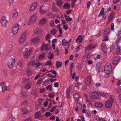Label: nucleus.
<instances>
[{
	"instance_id": "nucleus-1",
	"label": "nucleus",
	"mask_w": 121,
	"mask_h": 121,
	"mask_svg": "<svg viewBox=\"0 0 121 121\" xmlns=\"http://www.w3.org/2000/svg\"><path fill=\"white\" fill-rule=\"evenodd\" d=\"M112 69V66L110 63H108L105 65L104 71L106 74L108 75L107 77H108L109 75L111 73Z\"/></svg>"
},
{
	"instance_id": "nucleus-2",
	"label": "nucleus",
	"mask_w": 121,
	"mask_h": 121,
	"mask_svg": "<svg viewBox=\"0 0 121 121\" xmlns=\"http://www.w3.org/2000/svg\"><path fill=\"white\" fill-rule=\"evenodd\" d=\"M15 60L14 58H11L9 59L8 64V66L10 68H12L15 64Z\"/></svg>"
},
{
	"instance_id": "nucleus-3",
	"label": "nucleus",
	"mask_w": 121,
	"mask_h": 121,
	"mask_svg": "<svg viewBox=\"0 0 121 121\" xmlns=\"http://www.w3.org/2000/svg\"><path fill=\"white\" fill-rule=\"evenodd\" d=\"M8 21L7 20L6 17L4 16H2L1 18L0 22L2 26L5 27L7 25V23Z\"/></svg>"
},
{
	"instance_id": "nucleus-4",
	"label": "nucleus",
	"mask_w": 121,
	"mask_h": 121,
	"mask_svg": "<svg viewBox=\"0 0 121 121\" xmlns=\"http://www.w3.org/2000/svg\"><path fill=\"white\" fill-rule=\"evenodd\" d=\"M37 17L36 14H34L30 17V22L31 23H33L36 21Z\"/></svg>"
},
{
	"instance_id": "nucleus-5",
	"label": "nucleus",
	"mask_w": 121,
	"mask_h": 121,
	"mask_svg": "<svg viewBox=\"0 0 121 121\" xmlns=\"http://www.w3.org/2000/svg\"><path fill=\"white\" fill-rule=\"evenodd\" d=\"M91 83V77L90 76H88L87 77L85 81V84L86 86H89L90 85Z\"/></svg>"
},
{
	"instance_id": "nucleus-6",
	"label": "nucleus",
	"mask_w": 121,
	"mask_h": 121,
	"mask_svg": "<svg viewBox=\"0 0 121 121\" xmlns=\"http://www.w3.org/2000/svg\"><path fill=\"white\" fill-rule=\"evenodd\" d=\"M48 45H50L43 44L42 46L41 47V50L43 51L44 49H45L46 51L49 50V49L48 47Z\"/></svg>"
},
{
	"instance_id": "nucleus-7",
	"label": "nucleus",
	"mask_w": 121,
	"mask_h": 121,
	"mask_svg": "<svg viewBox=\"0 0 121 121\" xmlns=\"http://www.w3.org/2000/svg\"><path fill=\"white\" fill-rule=\"evenodd\" d=\"M26 38V33L24 32L23 33L19 39L20 42L21 43H23L25 41Z\"/></svg>"
},
{
	"instance_id": "nucleus-8",
	"label": "nucleus",
	"mask_w": 121,
	"mask_h": 121,
	"mask_svg": "<svg viewBox=\"0 0 121 121\" xmlns=\"http://www.w3.org/2000/svg\"><path fill=\"white\" fill-rule=\"evenodd\" d=\"M120 60L119 57L118 56H115L114 57L113 60L112 64H116Z\"/></svg>"
},
{
	"instance_id": "nucleus-9",
	"label": "nucleus",
	"mask_w": 121,
	"mask_h": 121,
	"mask_svg": "<svg viewBox=\"0 0 121 121\" xmlns=\"http://www.w3.org/2000/svg\"><path fill=\"white\" fill-rule=\"evenodd\" d=\"M37 5V4L36 2L34 3L30 7L29 11H34L36 8Z\"/></svg>"
},
{
	"instance_id": "nucleus-10",
	"label": "nucleus",
	"mask_w": 121,
	"mask_h": 121,
	"mask_svg": "<svg viewBox=\"0 0 121 121\" xmlns=\"http://www.w3.org/2000/svg\"><path fill=\"white\" fill-rule=\"evenodd\" d=\"M4 83L5 82H2L0 84L2 88V92H4L7 89V86Z\"/></svg>"
},
{
	"instance_id": "nucleus-11",
	"label": "nucleus",
	"mask_w": 121,
	"mask_h": 121,
	"mask_svg": "<svg viewBox=\"0 0 121 121\" xmlns=\"http://www.w3.org/2000/svg\"><path fill=\"white\" fill-rule=\"evenodd\" d=\"M72 89V87H70L68 88L66 90V94L67 98L68 99H69L70 98L69 93Z\"/></svg>"
},
{
	"instance_id": "nucleus-12",
	"label": "nucleus",
	"mask_w": 121,
	"mask_h": 121,
	"mask_svg": "<svg viewBox=\"0 0 121 121\" xmlns=\"http://www.w3.org/2000/svg\"><path fill=\"white\" fill-rule=\"evenodd\" d=\"M21 30L20 27L19 25L17 24H15L12 29V30Z\"/></svg>"
},
{
	"instance_id": "nucleus-13",
	"label": "nucleus",
	"mask_w": 121,
	"mask_h": 121,
	"mask_svg": "<svg viewBox=\"0 0 121 121\" xmlns=\"http://www.w3.org/2000/svg\"><path fill=\"white\" fill-rule=\"evenodd\" d=\"M40 40L39 38L38 37H36L31 40L32 43L34 44L36 43Z\"/></svg>"
},
{
	"instance_id": "nucleus-14",
	"label": "nucleus",
	"mask_w": 121,
	"mask_h": 121,
	"mask_svg": "<svg viewBox=\"0 0 121 121\" xmlns=\"http://www.w3.org/2000/svg\"><path fill=\"white\" fill-rule=\"evenodd\" d=\"M31 51L32 49H31L29 50L28 52H25V53L24 54V56L25 58L26 59L28 58L31 54Z\"/></svg>"
},
{
	"instance_id": "nucleus-15",
	"label": "nucleus",
	"mask_w": 121,
	"mask_h": 121,
	"mask_svg": "<svg viewBox=\"0 0 121 121\" xmlns=\"http://www.w3.org/2000/svg\"><path fill=\"white\" fill-rule=\"evenodd\" d=\"M117 41L116 42L117 43H117H119L120 41L121 40V31H120L118 33V37L117 39Z\"/></svg>"
},
{
	"instance_id": "nucleus-16",
	"label": "nucleus",
	"mask_w": 121,
	"mask_h": 121,
	"mask_svg": "<svg viewBox=\"0 0 121 121\" xmlns=\"http://www.w3.org/2000/svg\"><path fill=\"white\" fill-rule=\"evenodd\" d=\"M18 15V12H17L16 10H14L13 11L12 18L14 19H16Z\"/></svg>"
},
{
	"instance_id": "nucleus-17",
	"label": "nucleus",
	"mask_w": 121,
	"mask_h": 121,
	"mask_svg": "<svg viewBox=\"0 0 121 121\" xmlns=\"http://www.w3.org/2000/svg\"><path fill=\"white\" fill-rule=\"evenodd\" d=\"M92 97L93 98L97 99L99 98V96L96 92H94L92 93Z\"/></svg>"
},
{
	"instance_id": "nucleus-18",
	"label": "nucleus",
	"mask_w": 121,
	"mask_h": 121,
	"mask_svg": "<svg viewBox=\"0 0 121 121\" xmlns=\"http://www.w3.org/2000/svg\"><path fill=\"white\" fill-rule=\"evenodd\" d=\"M95 105L96 107L98 108H101L103 106V105L102 103L98 102L95 103Z\"/></svg>"
},
{
	"instance_id": "nucleus-19",
	"label": "nucleus",
	"mask_w": 121,
	"mask_h": 121,
	"mask_svg": "<svg viewBox=\"0 0 121 121\" xmlns=\"http://www.w3.org/2000/svg\"><path fill=\"white\" fill-rule=\"evenodd\" d=\"M40 11L41 13H43L46 11V8L45 6H43L40 8Z\"/></svg>"
},
{
	"instance_id": "nucleus-20",
	"label": "nucleus",
	"mask_w": 121,
	"mask_h": 121,
	"mask_svg": "<svg viewBox=\"0 0 121 121\" xmlns=\"http://www.w3.org/2000/svg\"><path fill=\"white\" fill-rule=\"evenodd\" d=\"M105 105L106 107L107 108H110L112 106V104L108 101H107L105 103Z\"/></svg>"
},
{
	"instance_id": "nucleus-21",
	"label": "nucleus",
	"mask_w": 121,
	"mask_h": 121,
	"mask_svg": "<svg viewBox=\"0 0 121 121\" xmlns=\"http://www.w3.org/2000/svg\"><path fill=\"white\" fill-rule=\"evenodd\" d=\"M94 47L93 46L92 44L89 45L88 47H86V49L85 51H86L87 50H89L94 48Z\"/></svg>"
},
{
	"instance_id": "nucleus-22",
	"label": "nucleus",
	"mask_w": 121,
	"mask_h": 121,
	"mask_svg": "<svg viewBox=\"0 0 121 121\" xmlns=\"http://www.w3.org/2000/svg\"><path fill=\"white\" fill-rule=\"evenodd\" d=\"M83 40V38L82 37H81V36L80 35L76 39V43H78V42L77 41L79 40L80 43H81Z\"/></svg>"
},
{
	"instance_id": "nucleus-23",
	"label": "nucleus",
	"mask_w": 121,
	"mask_h": 121,
	"mask_svg": "<svg viewBox=\"0 0 121 121\" xmlns=\"http://www.w3.org/2000/svg\"><path fill=\"white\" fill-rule=\"evenodd\" d=\"M74 96L75 99L76 100H78L80 96L78 93L75 94L74 95Z\"/></svg>"
},
{
	"instance_id": "nucleus-24",
	"label": "nucleus",
	"mask_w": 121,
	"mask_h": 121,
	"mask_svg": "<svg viewBox=\"0 0 121 121\" xmlns=\"http://www.w3.org/2000/svg\"><path fill=\"white\" fill-rule=\"evenodd\" d=\"M62 64V63L61 61L59 62L58 61H57L56 63L57 69H58L59 67H61V66Z\"/></svg>"
},
{
	"instance_id": "nucleus-25",
	"label": "nucleus",
	"mask_w": 121,
	"mask_h": 121,
	"mask_svg": "<svg viewBox=\"0 0 121 121\" xmlns=\"http://www.w3.org/2000/svg\"><path fill=\"white\" fill-rule=\"evenodd\" d=\"M46 22V19L45 18H43L39 21V23L41 25H43Z\"/></svg>"
},
{
	"instance_id": "nucleus-26",
	"label": "nucleus",
	"mask_w": 121,
	"mask_h": 121,
	"mask_svg": "<svg viewBox=\"0 0 121 121\" xmlns=\"http://www.w3.org/2000/svg\"><path fill=\"white\" fill-rule=\"evenodd\" d=\"M62 45L63 46H65L67 44L68 45V42H67L66 40L64 39L62 41Z\"/></svg>"
},
{
	"instance_id": "nucleus-27",
	"label": "nucleus",
	"mask_w": 121,
	"mask_h": 121,
	"mask_svg": "<svg viewBox=\"0 0 121 121\" xmlns=\"http://www.w3.org/2000/svg\"><path fill=\"white\" fill-rule=\"evenodd\" d=\"M35 117L36 118H38L41 117V115L40 112H37L36 114L35 115Z\"/></svg>"
},
{
	"instance_id": "nucleus-28",
	"label": "nucleus",
	"mask_w": 121,
	"mask_h": 121,
	"mask_svg": "<svg viewBox=\"0 0 121 121\" xmlns=\"http://www.w3.org/2000/svg\"><path fill=\"white\" fill-rule=\"evenodd\" d=\"M76 105L77 107V108H79L80 109V110H81V108H82V105L81 104H80V103L78 101L77 102Z\"/></svg>"
},
{
	"instance_id": "nucleus-29",
	"label": "nucleus",
	"mask_w": 121,
	"mask_h": 121,
	"mask_svg": "<svg viewBox=\"0 0 121 121\" xmlns=\"http://www.w3.org/2000/svg\"><path fill=\"white\" fill-rule=\"evenodd\" d=\"M45 58V54L44 53H42L39 56L38 58L40 60H42Z\"/></svg>"
},
{
	"instance_id": "nucleus-30",
	"label": "nucleus",
	"mask_w": 121,
	"mask_h": 121,
	"mask_svg": "<svg viewBox=\"0 0 121 121\" xmlns=\"http://www.w3.org/2000/svg\"><path fill=\"white\" fill-rule=\"evenodd\" d=\"M64 16L67 21H70L72 20V18L70 17L69 16H67L66 15H65Z\"/></svg>"
},
{
	"instance_id": "nucleus-31",
	"label": "nucleus",
	"mask_w": 121,
	"mask_h": 121,
	"mask_svg": "<svg viewBox=\"0 0 121 121\" xmlns=\"http://www.w3.org/2000/svg\"><path fill=\"white\" fill-rule=\"evenodd\" d=\"M104 8H103L102 9V10L100 12V14L99 15V17H100L101 15H102L104 14V15H105V14H104Z\"/></svg>"
},
{
	"instance_id": "nucleus-32",
	"label": "nucleus",
	"mask_w": 121,
	"mask_h": 121,
	"mask_svg": "<svg viewBox=\"0 0 121 121\" xmlns=\"http://www.w3.org/2000/svg\"><path fill=\"white\" fill-rule=\"evenodd\" d=\"M109 97L110 98V99L109 100L108 102L110 103L111 104H112L113 103V96H112L110 95Z\"/></svg>"
},
{
	"instance_id": "nucleus-33",
	"label": "nucleus",
	"mask_w": 121,
	"mask_h": 121,
	"mask_svg": "<svg viewBox=\"0 0 121 121\" xmlns=\"http://www.w3.org/2000/svg\"><path fill=\"white\" fill-rule=\"evenodd\" d=\"M63 8L67 9L69 8L70 5L68 3H66L65 4L63 5Z\"/></svg>"
},
{
	"instance_id": "nucleus-34",
	"label": "nucleus",
	"mask_w": 121,
	"mask_h": 121,
	"mask_svg": "<svg viewBox=\"0 0 121 121\" xmlns=\"http://www.w3.org/2000/svg\"><path fill=\"white\" fill-rule=\"evenodd\" d=\"M31 86L30 84L28 83L27 85L25 87V88L26 89H28L30 88L31 87Z\"/></svg>"
},
{
	"instance_id": "nucleus-35",
	"label": "nucleus",
	"mask_w": 121,
	"mask_h": 121,
	"mask_svg": "<svg viewBox=\"0 0 121 121\" xmlns=\"http://www.w3.org/2000/svg\"><path fill=\"white\" fill-rule=\"evenodd\" d=\"M43 80V79L42 78H40L38 79L37 82V84H40Z\"/></svg>"
},
{
	"instance_id": "nucleus-36",
	"label": "nucleus",
	"mask_w": 121,
	"mask_h": 121,
	"mask_svg": "<svg viewBox=\"0 0 121 121\" xmlns=\"http://www.w3.org/2000/svg\"><path fill=\"white\" fill-rule=\"evenodd\" d=\"M62 3V2L60 0H58L57 2V4L59 6H61Z\"/></svg>"
},
{
	"instance_id": "nucleus-37",
	"label": "nucleus",
	"mask_w": 121,
	"mask_h": 121,
	"mask_svg": "<svg viewBox=\"0 0 121 121\" xmlns=\"http://www.w3.org/2000/svg\"><path fill=\"white\" fill-rule=\"evenodd\" d=\"M28 111V110L26 108H23L22 110V112L23 114H26L27 113Z\"/></svg>"
},
{
	"instance_id": "nucleus-38",
	"label": "nucleus",
	"mask_w": 121,
	"mask_h": 121,
	"mask_svg": "<svg viewBox=\"0 0 121 121\" xmlns=\"http://www.w3.org/2000/svg\"><path fill=\"white\" fill-rule=\"evenodd\" d=\"M120 47H118L116 49V52L117 53V54H119L120 53Z\"/></svg>"
},
{
	"instance_id": "nucleus-39",
	"label": "nucleus",
	"mask_w": 121,
	"mask_h": 121,
	"mask_svg": "<svg viewBox=\"0 0 121 121\" xmlns=\"http://www.w3.org/2000/svg\"><path fill=\"white\" fill-rule=\"evenodd\" d=\"M46 89L47 90H49L50 91L52 90V88L51 87V85H49L47 86Z\"/></svg>"
},
{
	"instance_id": "nucleus-40",
	"label": "nucleus",
	"mask_w": 121,
	"mask_h": 121,
	"mask_svg": "<svg viewBox=\"0 0 121 121\" xmlns=\"http://www.w3.org/2000/svg\"><path fill=\"white\" fill-rule=\"evenodd\" d=\"M50 25L52 26H53L54 25V20H52L50 21Z\"/></svg>"
},
{
	"instance_id": "nucleus-41",
	"label": "nucleus",
	"mask_w": 121,
	"mask_h": 121,
	"mask_svg": "<svg viewBox=\"0 0 121 121\" xmlns=\"http://www.w3.org/2000/svg\"><path fill=\"white\" fill-rule=\"evenodd\" d=\"M101 49L103 51H104L105 50L104 47L105 46V45L104 43H103L101 44Z\"/></svg>"
},
{
	"instance_id": "nucleus-42",
	"label": "nucleus",
	"mask_w": 121,
	"mask_h": 121,
	"mask_svg": "<svg viewBox=\"0 0 121 121\" xmlns=\"http://www.w3.org/2000/svg\"><path fill=\"white\" fill-rule=\"evenodd\" d=\"M52 63L51 61H49L46 62L44 65H52Z\"/></svg>"
},
{
	"instance_id": "nucleus-43",
	"label": "nucleus",
	"mask_w": 121,
	"mask_h": 121,
	"mask_svg": "<svg viewBox=\"0 0 121 121\" xmlns=\"http://www.w3.org/2000/svg\"><path fill=\"white\" fill-rule=\"evenodd\" d=\"M76 1V0H72L71 6L72 7H73L74 6Z\"/></svg>"
},
{
	"instance_id": "nucleus-44",
	"label": "nucleus",
	"mask_w": 121,
	"mask_h": 121,
	"mask_svg": "<svg viewBox=\"0 0 121 121\" xmlns=\"http://www.w3.org/2000/svg\"><path fill=\"white\" fill-rule=\"evenodd\" d=\"M47 56L48 58L50 59H52L53 58L54 55L53 54H52L51 55H49V56L47 55Z\"/></svg>"
},
{
	"instance_id": "nucleus-45",
	"label": "nucleus",
	"mask_w": 121,
	"mask_h": 121,
	"mask_svg": "<svg viewBox=\"0 0 121 121\" xmlns=\"http://www.w3.org/2000/svg\"><path fill=\"white\" fill-rule=\"evenodd\" d=\"M41 33V31H36L34 32L35 35H37L40 34Z\"/></svg>"
},
{
	"instance_id": "nucleus-46",
	"label": "nucleus",
	"mask_w": 121,
	"mask_h": 121,
	"mask_svg": "<svg viewBox=\"0 0 121 121\" xmlns=\"http://www.w3.org/2000/svg\"><path fill=\"white\" fill-rule=\"evenodd\" d=\"M26 73L28 76H30L31 74V71L29 69H28Z\"/></svg>"
},
{
	"instance_id": "nucleus-47",
	"label": "nucleus",
	"mask_w": 121,
	"mask_h": 121,
	"mask_svg": "<svg viewBox=\"0 0 121 121\" xmlns=\"http://www.w3.org/2000/svg\"><path fill=\"white\" fill-rule=\"evenodd\" d=\"M56 106H54L51 108L50 109V111L51 112H53L56 109Z\"/></svg>"
},
{
	"instance_id": "nucleus-48",
	"label": "nucleus",
	"mask_w": 121,
	"mask_h": 121,
	"mask_svg": "<svg viewBox=\"0 0 121 121\" xmlns=\"http://www.w3.org/2000/svg\"><path fill=\"white\" fill-rule=\"evenodd\" d=\"M110 31H104V35H108L109 34Z\"/></svg>"
},
{
	"instance_id": "nucleus-49",
	"label": "nucleus",
	"mask_w": 121,
	"mask_h": 121,
	"mask_svg": "<svg viewBox=\"0 0 121 121\" xmlns=\"http://www.w3.org/2000/svg\"><path fill=\"white\" fill-rule=\"evenodd\" d=\"M109 18H108V19L109 20H110L113 18V14L112 13H111L110 16L109 17Z\"/></svg>"
},
{
	"instance_id": "nucleus-50",
	"label": "nucleus",
	"mask_w": 121,
	"mask_h": 121,
	"mask_svg": "<svg viewBox=\"0 0 121 121\" xmlns=\"http://www.w3.org/2000/svg\"><path fill=\"white\" fill-rule=\"evenodd\" d=\"M51 113L49 112H46L45 114V116H51Z\"/></svg>"
},
{
	"instance_id": "nucleus-51",
	"label": "nucleus",
	"mask_w": 121,
	"mask_h": 121,
	"mask_svg": "<svg viewBox=\"0 0 121 121\" xmlns=\"http://www.w3.org/2000/svg\"><path fill=\"white\" fill-rule=\"evenodd\" d=\"M22 98H25L27 95V93L25 92H24L22 95Z\"/></svg>"
},
{
	"instance_id": "nucleus-52",
	"label": "nucleus",
	"mask_w": 121,
	"mask_h": 121,
	"mask_svg": "<svg viewBox=\"0 0 121 121\" xmlns=\"http://www.w3.org/2000/svg\"><path fill=\"white\" fill-rule=\"evenodd\" d=\"M108 39V37L107 35H105L104 38V39L103 40V41H107Z\"/></svg>"
},
{
	"instance_id": "nucleus-53",
	"label": "nucleus",
	"mask_w": 121,
	"mask_h": 121,
	"mask_svg": "<svg viewBox=\"0 0 121 121\" xmlns=\"http://www.w3.org/2000/svg\"><path fill=\"white\" fill-rule=\"evenodd\" d=\"M27 100H25L22 102L21 103V104L24 105H26L27 104Z\"/></svg>"
},
{
	"instance_id": "nucleus-54",
	"label": "nucleus",
	"mask_w": 121,
	"mask_h": 121,
	"mask_svg": "<svg viewBox=\"0 0 121 121\" xmlns=\"http://www.w3.org/2000/svg\"><path fill=\"white\" fill-rule=\"evenodd\" d=\"M45 90V89L44 88H43L40 89L39 91L40 93H44V92Z\"/></svg>"
},
{
	"instance_id": "nucleus-55",
	"label": "nucleus",
	"mask_w": 121,
	"mask_h": 121,
	"mask_svg": "<svg viewBox=\"0 0 121 121\" xmlns=\"http://www.w3.org/2000/svg\"><path fill=\"white\" fill-rule=\"evenodd\" d=\"M17 65H20V67H22L23 65V63L22 62L20 61H19Z\"/></svg>"
},
{
	"instance_id": "nucleus-56",
	"label": "nucleus",
	"mask_w": 121,
	"mask_h": 121,
	"mask_svg": "<svg viewBox=\"0 0 121 121\" xmlns=\"http://www.w3.org/2000/svg\"><path fill=\"white\" fill-rule=\"evenodd\" d=\"M50 37V35L49 33H48L45 37V38L46 40L48 39Z\"/></svg>"
},
{
	"instance_id": "nucleus-57",
	"label": "nucleus",
	"mask_w": 121,
	"mask_h": 121,
	"mask_svg": "<svg viewBox=\"0 0 121 121\" xmlns=\"http://www.w3.org/2000/svg\"><path fill=\"white\" fill-rule=\"evenodd\" d=\"M55 96L54 95L53 93H51L49 95V96L51 98H52Z\"/></svg>"
},
{
	"instance_id": "nucleus-58",
	"label": "nucleus",
	"mask_w": 121,
	"mask_h": 121,
	"mask_svg": "<svg viewBox=\"0 0 121 121\" xmlns=\"http://www.w3.org/2000/svg\"><path fill=\"white\" fill-rule=\"evenodd\" d=\"M14 2V0H8V2L10 4H12Z\"/></svg>"
},
{
	"instance_id": "nucleus-59",
	"label": "nucleus",
	"mask_w": 121,
	"mask_h": 121,
	"mask_svg": "<svg viewBox=\"0 0 121 121\" xmlns=\"http://www.w3.org/2000/svg\"><path fill=\"white\" fill-rule=\"evenodd\" d=\"M35 62H31L28 64V66H29V65H32V66H33L35 65Z\"/></svg>"
},
{
	"instance_id": "nucleus-60",
	"label": "nucleus",
	"mask_w": 121,
	"mask_h": 121,
	"mask_svg": "<svg viewBox=\"0 0 121 121\" xmlns=\"http://www.w3.org/2000/svg\"><path fill=\"white\" fill-rule=\"evenodd\" d=\"M35 65L37 66V67H38L41 65V64L39 62H38L37 63H35Z\"/></svg>"
},
{
	"instance_id": "nucleus-61",
	"label": "nucleus",
	"mask_w": 121,
	"mask_h": 121,
	"mask_svg": "<svg viewBox=\"0 0 121 121\" xmlns=\"http://www.w3.org/2000/svg\"><path fill=\"white\" fill-rule=\"evenodd\" d=\"M72 40L71 39H70L69 41L68 42V45H67V46H68V48H69V47L70 45V44L71 42V41Z\"/></svg>"
},
{
	"instance_id": "nucleus-62",
	"label": "nucleus",
	"mask_w": 121,
	"mask_h": 121,
	"mask_svg": "<svg viewBox=\"0 0 121 121\" xmlns=\"http://www.w3.org/2000/svg\"><path fill=\"white\" fill-rule=\"evenodd\" d=\"M121 84V80H120L118 81L117 83V86H119Z\"/></svg>"
},
{
	"instance_id": "nucleus-63",
	"label": "nucleus",
	"mask_w": 121,
	"mask_h": 121,
	"mask_svg": "<svg viewBox=\"0 0 121 121\" xmlns=\"http://www.w3.org/2000/svg\"><path fill=\"white\" fill-rule=\"evenodd\" d=\"M52 9L54 11H56L58 10V8L56 7H53L52 8Z\"/></svg>"
},
{
	"instance_id": "nucleus-64",
	"label": "nucleus",
	"mask_w": 121,
	"mask_h": 121,
	"mask_svg": "<svg viewBox=\"0 0 121 121\" xmlns=\"http://www.w3.org/2000/svg\"><path fill=\"white\" fill-rule=\"evenodd\" d=\"M99 121H106L104 118H99Z\"/></svg>"
}]
</instances>
